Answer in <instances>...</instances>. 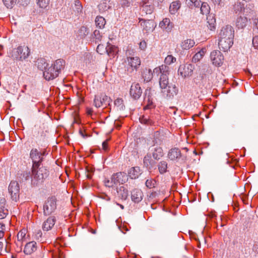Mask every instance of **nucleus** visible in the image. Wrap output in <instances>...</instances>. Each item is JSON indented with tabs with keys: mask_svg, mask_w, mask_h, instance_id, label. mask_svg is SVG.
Returning a JSON list of instances; mask_svg holds the SVG:
<instances>
[{
	"mask_svg": "<svg viewBox=\"0 0 258 258\" xmlns=\"http://www.w3.org/2000/svg\"><path fill=\"white\" fill-rule=\"evenodd\" d=\"M234 31L230 25L223 27L219 34L218 45L220 50L228 51L233 44Z\"/></svg>",
	"mask_w": 258,
	"mask_h": 258,
	"instance_id": "f257e3e1",
	"label": "nucleus"
},
{
	"mask_svg": "<svg viewBox=\"0 0 258 258\" xmlns=\"http://www.w3.org/2000/svg\"><path fill=\"white\" fill-rule=\"evenodd\" d=\"M48 176V171L42 164L32 166L31 169V185L37 186L43 182Z\"/></svg>",
	"mask_w": 258,
	"mask_h": 258,
	"instance_id": "f03ea898",
	"label": "nucleus"
},
{
	"mask_svg": "<svg viewBox=\"0 0 258 258\" xmlns=\"http://www.w3.org/2000/svg\"><path fill=\"white\" fill-rule=\"evenodd\" d=\"M65 61L62 59L56 60L51 66L46 68L43 72V77L47 81L53 80L58 77L60 71L64 68Z\"/></svg>",
	"mask_w": 258,
	"mask_h": 258,
	"instance_id": "7ed1b4c3",
	"label": "nucleus"
},
{
	"mask_svg": "<svg viewBox=\"0 0 258 258\" xmlns=\"http://www.w3.org/2000/svg\"><path fill=\"white\" fill-rule=\"evenodd\" d=\"M31 50L28 46L21 45L12 49L11 57L16 60H26L30 55Z\"/></svg>",
	"mask_w": 258,
	"mask_h": 258,
	"instance_id": "20e7f679",
	"label": "nucleus"
},
{
	"mask_svg": "<svg viewBox=\"0 0 258 258\" xmlns=\"http://www.w3.org/2000/svg\"><path fill=\"white\" fill-rule=\"evenodd\" d=\"M169 68L166 65H161L159 67H157L154 69V75L157 76L161 74L159 79V85L162 90L166 89L168 86V75Z\"/></svg>",
	"mask_w": 258,
	"mask_h": 258,
	"instance_id": "39448f33",
	"label": "nucleus"
},
{
	"mask_svg": "<svg viewBox=\"0 0 258 258\" xmlns=\"http://www.w3.org/2000/svg\"><path fill=\"white\" fill-rule=\"evenodd\" d=\"M127 179V176L125 173L123 172H117L113 174L109 178H105L104 183L105 186L108 187H113L118 183L123 184L125 182Z\"/></svg>",
	"mask_w": 258,
	"mask_h": 258,
	"instance_id": "423d86ee",
	"label": "nucleus"
},
{
	"mask_svg": "<svg viewBox=\"0 0 258 258\" xmlns=\"http://www.w3.org/2000/svg\"><path fill=\"white\" fill-rule=\"evenodd\" d=\"M56 198L52 196L45 202L43 206V214L45 216H49L54 212L56 209Z\"/></svg>",
	"mask_w": 258,
	"mask_h": 258,
	"instance_id": "0eeeda50",
	"label": "nucleus"
},
{
	"mask_svg": "<svg viewBox=\"0 0 258 258\" xmlns=\"http://www.w3.org/2000/svg\"><path fill=\"white\" fill-rule=\"evenodd\" d=\"M46 152L45 151L42 152L39 151L36 149H32L30 153V156L32 160V166H36L37 165H41L43 160V156H45Z\"/></svg>",
	"mask_w": 258,
	"mask_h": 258,
	"instance_id": "6e6552de",
	"label": "nucleus"
},
{
	"mask_svg": "<svg viewBox=\"0 0 258 258\" xmlns=\"http://www.w3.org/2000/svg\"><path fill=\"white\" fill-rule=\"evenodd\" d=\"M111 102V98L104 94L95 95L93 104L96 108L109 105Z\"/></svg>",
	"mask_w": 258,
	"mask_h": 258,
	"instance_id": "1a4fd4ad",
	"label": "nucleus"
},
{
	"mask_svg": "<svg viewBox=\"0 0 258 258\" xmlns=\"http://www.w3.org/2000/svg\"><path fill=\"white\" fill-rule=\"evenodd\" d=\"M195 67L191 63L181 64L178 70V73L183 78H188L192 76Z\"/></svg>",
	"mask_w": 258,
	"mask_h": 258,
	"instance_id": "9d476101",
	"label": "nucleus"
},
{
	"mask_svg": "<svg viewBox=\"0 0 258 258\" xmlns=\"http://www.w3.org/2000/svg\"><path fill=\"white\" fill-rule=\"evenodd\" d=\"M8 190L12 200L17 201L19 199L20 191L18 183L16 181H12L9 184Z\"/></svg>",
	"mask_w": 258,
	"mask_h": 258,
	"instance_id": "9b49d317",
	"label": "nucleus"
},
{
	"mask_svg": "<svg viewBox=\"0 0 258 258\" xmlns=\"http://www.w3.org/2000/svg\"><path fill=\"white\" fill-rule=\"evenodd\" d=\"M127 63V71L132 72L134 70H136L141 64L140 58L138 57H127L126 60Z\"/></svg>",
	"mask_w": 258,
	"mask_h": 258,
	"instance_id": "f8f14e48",
	"label": "nucleus"
},
{
	"mask_svg": "<svg viewBox=\"0 0 258 258\" xmlns=\"http://www.w3.org/2000/svg\"><path fill=\"white\" fill-rule=\"evenodd\" d=\"M211 59L213 64L220 66L223 62L224 56L219 50H214L211 53Z\"/></svg>",
	"mask_w": 258,
	"mask_h": 258,
	"instance_id": "ddd939ff",
	"label": "nucleus"
},
{
	"mask_svg": "<svg viewBox=\"0 0 258 258\" xmlns=\"http://www.w3.org/2000/svg\"><path fill=\"white\" fill-rule=\"evenodd\" d=\"M142 94V90L138 83L132 84L130 91L131 96L134 99H138Z\"/></svg>",
	"mask_w": 258,
	"mask_h": 258,
	"instance_id": "4468645a",
	"label": "nucleus"
},
{
	"mask_svg": "<svg viewBox=\"0 0 258 258\" xmlns=\"http://www.w3.org/2000/svg\"><path fill=\"white\" fill-rule=\"evenodd\" d=\"M56 221V220L55 216H49L43 222L42 225V230L44 231H48L50 230L54 226Z\"/></svg>",
	"mask_w": 258,
	"mask_h": 258,
	"instance_id": "2eb2a0df",
	"label": "nucleus"
},
{
	"mask_svg": "<svg viewBox=\"0 0 258 258\" xmlns=\"http://www.w3.org/2000/svg\"><path fill=\"white\" fill-rule=\"evenodd\" d=\"M139 23L142 27L143 30L147 32L152 31L154 29V22L152 20H146L143 19H139Z\"/></svg>",
	"mask_w": 258,
	"mask_h": 258,
	"instance_id": "dca6fc26",
	"label": "nucleus"
},
{
	"mask_svg": "<svg viewBox=\"0 0 258 258\" xmlns=\"http://www.w3.org/2000/svg\"><path fill=\"white\" fill-rule=\"evenodd\" d=\"M159 26L163 31L169 32L171 31L174 24L171 22L169 18H165L159 23Z\"/></svg>",
	"mask_w": 258,
	"mask_h": 258,
	"instance_id": "f3484780",
	"label": "nucleus"
},
{
	"mask_svg": "<svg viewBox=\"0 0 258 258\" xmlns=\"http://www.w3.org/2000/svg\"><path fill=\"white\" fill-rule=\"evenodd\" d=\"M112 7V3L108 0H103L98 5V8L100 13H104L111 10Z\"/></svg>",
	"mask_w": 258,
	"mask_h": 258,
	"instance_id": "a211bd4d",
	"label": "nucleus"
},
{
	"mask_svg": "<svg viewBox=\"0 0 258 258\" xmlns=\"http://www.w3.org/2000/svg\"><path fill=\"white\" fill-rule=\"evenodd\" d=\"M167 156L171 160H177L180 159L181 157V153L179 149L177 148H174L169 151Z\"/></svg>",
	"mask_w": 258,
	"mask_h": 258,
	"instance_id": "6ab92c4d",
	"label": "nucleus"
},
{
	"mask_svg": "<svg viewBox=\"0 0 258 258\" xmlns=\"http://www.w3.org/2000/svg\"><path fill=\"white\" fill-rule=\"evenodd\" d=\"M178 90L175 85L169 86H168L166 89L162 90V93L167 98H170L173 97L177 93Z\"/></svg>",
	"mask_w": 258,
	"mask_h": 258,
	"instance_id": "aec40b11",
	"label": "nucleus"
},
{
	"mask_svg": "<svg viewBox=\"0 0 258 258\" xmlns=\"http://www.w3.org/2000/svg\"><path fill=\"white\" fill-rule=\"evenodd\" d=\"M37 248L36 242L32 241L27 243L25 246L24 252L26 254H31L35 252Z\"/></svg>",
	"mask_w": 258,
	"mask_h": 258,
	"instance_id": "412c9836",
	"label": "nucleus"
},
{
	"mask_svg": "<svg viewBox=\"0 0 258 258\" xmlns=\"http://www.w3.org/2000/svg\"><path fill=\"white\" fill-rule=\"evenodd\" d=\"M143 194L140 189L136 188L133 190L131 194V198L133 202L138 203L143 199Z\"/></svg>",
	"mask_w": 258,
	"mask_h": 258,
	"instance_id": "4be33fe9",
	"label": "nucleus"
},
{
	"mask_svg": "<svg viewBox=\"0 0 258 258\" xmlns=\"http://www.w3.org/2000/svg\"><path fill=\"white\" fill-rule=\"evenodd\" d=\"M6 200L5 198L0 199V219H4L8 214V210L6 207Z\"/></svg>",
	"mask_w": 258,
	"mask_h": 258,
	"instance_id": "5701e85b",
	"label": "nucleus"
},
{
	"mask_svg": "<svg viewBox=\"0 0 258 258\" xmlns=\"http://www.w3.org/2000/svg\"><path fill=\"white\" fill-rule=\"evenodd\" d=\"M142 171L138 166L132 167L128 171V174L132 179H137L141 174Z\"/></svg>",
	"mask_w": 258,
	"mask_h": 258,
	"instance_id": "b1692460",
	"label": "nucleus"
},
{
	"mask_svg": "<svg viewBox=\"0 0 258 258\" xmlns=\"http://www.w3.org/2000/svg\"><path fill=\"white\" fill-rule=\"evenodd\" d=\"M195 44L194 39H187L181 42L180 46L182 49L188 50L192 47Z\"/></svg>",
	"mask_w": 258,
	"mask_h": 258,
	"instance_id": "393cba45",
	"label": "nucleus"
},
{
	"mask_svg": "<svg viewBox=\"0 0 258 258\" xmlns=\"http://www.w3.org/2000/svg\"><path fill=\"white\" fill-rule=\"evenodd\" d=\"M117 196L122 200L127 199L128 196V190L124 186H120L117 189Z\"/></svg>",
	"mask_w": 258,
	"mask_h": 258,
	"instance_id": "a878e982",
	"label": "nucleus"
},
{
	"mask_svg": "<svg viewBox=\"0 0 258 258\" xmlns=\"http://www.w3.org/2000/svg\"><path fill=\"white\" fill-rule=\"evenodd\" d=\"M247 22V19L246 17L245 16L243 17L240 16V17H238L236 20V25L238 28L243 29L246 26Z\"/></svg>",
	"mask_w": 258,
	"mask_h": 258,
	"instance_id": "bb28decb",
	"label": "nucleus"
},
{
	"mask_svg": "<svg viewBox=\"0 0 258 258\" xmlns=\"http://www.w3.org/2000/svg\"><path fill=\"white\" fill-rule=\"evenodd\" d=\"M163 155V150L160 147H156L152 150V156L156 160H159Z\"/></svg>",
	"mask_w": 258,
	"mask_h": 258,
	"instance_id": "cd10ccee",
	"label": "nucleus"
},
{
	"mask_svg": "<svg viewBox=\"0 0 258 258\" xmlns=\"http://www.w3.org/2000/svg\"><path fill=\"white\" fill-rule=\"evenodd\" d=\"M207 23L208 24V27L211 30L215 29L216 27V19L215 17L212 14H209L207 17Z\"/></svg>",
	"mask_w": 258,
	"mask_h": 258,
	"instance_id": "c85d7f7f",
	"label": "nucleus"
},
{
	"mask_svg": "<svg viewBox=\"0 0 258 258\" xmlns=\"http://www.w3.org/2000/svg\"><path fill=\"white\" fill-rule=\"evenodd\" d=\"M154 72H152L150 69H145L143 72V78L144 81L149 82L153 78Z\"/></svg>",
	"mask_w": 258,
	"mask_h": 258,
	"instance_id": "c756f323",
	"label": "nucleus"
},
{
	"mask_svg": "<svg viewBox=\"0 0 258 258\" xmlns=\"http://www.w3.org/2000/svg\"><path fill=\"white\" fill-rule=\"evenodd\" d=\"M117 51V48L114 45H111L109 42L106 47V52L110 56H114Z\"/></svg>",
	"mask_w": 258,
	"mask_h": 258,
	"instance_id": "7c9ffc66",
	"label": "nucleus"
},
{
	"mask_svg": "<svg viewBox=\"0 0 258 258\" xmlns=\"http://www.w3.org/2000/svg\"><path fill=\"white\" fill-rule=\"evenodd\" d=\"M245 5L244 3L241 2H237L233 6V10L235 14L238 15L243 14V8Z\"/></svg>",
	"mask_w": 258,
	"mask_h": 258,
	"instance_id": "2f4dec72",
	"label": "nucleus"
},
{
	"mask_svg": "<svg viewBox=\"0 0 258 258\" xmlns=\"http://www.w3.org/2000/svg\"><path fill=\"white\" fill-rule=\"evenodd\" d=\"M72 8L74 12L76 14H78L82 11V6L79 0H75L74 5L72 6Z\"/></svg>",
	"mask_w": 258,
	"mask_h": 258,
	"instance_id": "473e14b6",
	"label": "nucleus"
},
{
	"mask_svg": "<svg viewBox=\"0 0 258 258\" xmlns=\"http://www.w3.org/2000/svg\"><path fill=\"white\" fill-rule=\"evenodd\" d=\"M140 121L141 123L146 125H153L154 121L152 117H149L145 115H143L139 118Z\"/></svg>",
	"mask_w": 258,
	"mask_h": 258,
	"instance_id": "72a5a7b5",
	"label": "nucleus"
},
{
	"mask_svg": "<svg viewBox=\"0 0 258 258\" xmlns=\"http://www.w3.org/2000/svg\"><path fill=\"white\" fill-rule=\"evenodd\" d=\"M206 52L205 48L201 49L199 52L196 53L192 58V62L196 63L200 61L204 56Z\"/></svg>",
	"mask_w": 258,
	"mask_h": 258,
	"instance_id": "f704fd0d",
	"label": "nucleus"
},
{
	"mask_svg": "<svg viewBox=\"0 0 258 258\" xmlns=\"http://www.w3.org/2000/svg\"><path fill=\"white\" fill-rule=\"evenodd\" d=\"M144 103L146 104L144 109H150L155 107L153 99L149 96L146 97L144 99Z\"/></svg>",
	"mask_w": 258,
	"mask_h": 258,
	"instance_id": "c9c22d12",
	"label": "nucleus"
},
{
	"mask_svg": "<svg viewBox=\"0 0 258 258\" xmlns=\"http://www.w3.org/2000/svg\"><path fill=\"white\" fill-rule=\"evenodd\" d=\"M114 104L117 110H123L125 108L123 100L121 98L115 99Z\"/></svg>",
	"mask_w": 258,
	"mask_h": 258,
	"instance_id": "e433bc0d",
	"label": "nucleus"
},
{
	"mask_svg": "<svg viewBox=\"0 0 258 258\" xmlns=\"http://www.w3.org/2000/svg\"><path fill=\"white\" fill-rule=\"evenodd\" d=\"M200 7V10H201V13L203 15H207L209 14L210 8L209 6V5L207 3H201V5Z\"/></svg>",
	"mask_w": 258,
	"mask_h": 258,
	"instance_id": "4c0bfd02",
	"label": "nucleus"
},
{
	"mask_svg": "<svg viewBox=\"0 0 258 258\" xmlns=\"http://www.w3.org/2000/svg\"><path fill=\"white\" fill-rule=\"evenodd\" d=\"M143 163L144 165L147 167H149L150 166H152L154 161L152 159L151 156L150 154H147L144 158Z\"/></svg>",
	"mask_w": 258,
	"mask_h": 258,
	"instance_id": "58836bf2",
	"label": "nucleus"
},
{
	"mask_svg": "<svg viewBox=\"0 0 258 258\" xmlns=\"http://www.w3.org/2000/svg\"><path fill=\"white\" fill-rule=\"evenodd\" d=\"M180 7V4L177 2H173L171 3L169 7L170 12L171 14H174Z\"/></svg>",
	"mask_w": 258,
	"mask_h": 258,
	"instance_id": "ea45409f",
	"label": "nucleus"
},
{
	"mask_svg": "<svg viewBox=\"0 0 258 258\" xmlns=\"http://www.w3.org/2000/svg\"><path fill=\"white\" fill-rule=\"evenodd\" d=\"M95 23L99 28H103L105 25L106 21L103 17L97 16L95 19Z\"/></svg>",
	"mask_w": 258,
	"mask_h": 258,
	"instance_id": "a19ab883",
	"label": "nucleus"
},
{
	"mask_svg": "<svg viewBox=\"0 0 258 258\" xmlns=\"http://www.w3.org/2000/svg\"><path fill=\"white\" fill-rule=\"evenodd\" d=\"M167 163L165 161H161L158 164L159 171L161 174H163L167 171Z\"/></svg>",
	"mask_w": 258,
	"mask_h": 258,
	"instance_id": "79ce46f5",
	"label": "nucleus"
},
{
	"mask_svg": "<svg viewBox=\"0 0 258 258\" xmlns=\"http://www.w3.org/2000/svg\"><path fill=\"white\" fill-rule=\"evenodd\" d=\"M253 6L250 4L246 5V6H244L243 15L245 16H248L250 14H253L252 10Z\"/></svg>",
	"mask_w": 258,
	"mask_h": 258,
	"instance_id": "37998d69",
	"label": "nucleus"
},
{
	"mask_svg": "<svg viewBox=\"0 0 258 258\" xmlns=\"http://www.w3.org/2000/svg\"><path fill=\"white\" fill-rule=\"evenodd\" d=\"M26 233L27 230L25 229H23L20 231L17 234V239L19 241L23 242L26 239Z\"/></svg>",
	"mask_w": 258,
	"mask_h": 258,
	"instance_id": "c03bdc74",
	"label": "nucleus"
},
{
	"mask_svg": "<svg viewBox=\"0 0 258 258\" xmlns=\"http://www.w3.org/2000/svg\"><path fill=\"white\" fill-rule=\"evenodd\" d=\"M50 0H37V4L39 8L46 9L49 4Z\"/></svg>",
	"mask_w": 258,
	"mask_h": 258,
	"instance_id": "a18cd8bd",
	"label": "nucleus"
},
{
	"mask_svg": "<svg viewBox=\"0 0 258 258\" xmlns=\"http://www.w3.org/2000/svg\"><path fill=\"white\" fill-rule=\"evenodd\" d=\"M3 1L7 8L12 9L16 5L17 0H3Z\"/></svg>",
	"mask_w": 258,
	"mask_h": 258,
	"instance_id": "49530a36",
	"label": "nucleus"
},
{
	"mask_svg": "<svg viewBox=\"0 0 258 258\" xmlns=\"http://www.w3.org/2000/svg\"><path fill=\"white\" fill-rule=\"evenodd\" d=\"M176 59L172 55H168L165 58L164 62L167 65H170L176 61Z\"/></svg>",
	"mask_w": 258,
	"mask_h": 258,
	"instance_id": "de8ad7c7",
	"label": "nucleus"
},
{
	"mask_svg": "<svg viewBox=\"0 0 258 258\" xmlns=\"http://www.w3.org/2000/svg\"><path fill=\"white\" fill-rule=\"evenodd\" d=\"M93 38L95 39L96 43H98L101 40L102 36L98 30H95L93 32Z\"/></svg>",
	"mask_w": 258,
	"mask_h": 258,
	"instance_id": "09e8293b",
	"label": "nucleus"
},
{
	"mask_svg": "<svg viewBox=\"0 0 258 258\" xmlns=\"http://www.w3.org/2000/svg\"><path fill=\"white\" fill-rule=\"evenodd\" d=\"M156 182L153 178L148 179L146 181V186L149 188H152L155 186Z\"/></svg>",
	"mask_w": 258,
	"mask_h": 258,
	"instance_id": "8fccbe9b",
	"label": "nucleus"
},
{
	"mask_svg": "<svg viewBox=\"0 0 258 258\" xmlns=\"http://www.w3.org/2000/svg\"><path fill=\"white\" fill-rule=\"evenodd\" d=\"M153 7L151 6L148 5H144L142 7V10L146 14H151L153 12Z\"/></svg>",
	"mask_w": 258,
	"mask_h": 258,
	"instance_id": "3c124183",
	"label": "nucleus"
},
{
	"mask_svg": "<svg viewBox=\"0 0 258 258\" xmlns=\"http://www.w3.org/2000/svg\"><path fill=\"white\" fill-rule=\"evenodd\" d=\"M96 51L98 53L103 54L106 52V47L103 45L99 44L97 47Z\"/></svg>",
	"mask_w": 258,
	"mask_h": 258,
	"instance_id": "603ef678",
	"label": "nucleus"
},
{
	"mask_svg": "<svg viewBox=\"0 0 258 258\" xmlns=\"http://www.w3.org/2000/svg\"><path fill=\"white\" fill-rule=\"evenodd\" d=\"M5 229V225L3 223H0V239L3 238L4 236Z\"/></svg>",
	"mask_w": 258,
	"mask_h": 258,
	"instance_id": "864d4df0",
	"label": "nucleus"
},
{
	"mask_svg": "<svg viewBox=\"0 0 258 258\" xmlns=\"http://www.w3.org/2000/svg\"><path fill=\"white\" fill-rule=\"evenodd\" d=\"M215 6H217L220 8L224 7V3L222 0H212Z\"/></svg>",
	"mask_w": 258,
	"mask_h": 258,
	"instance_id": "5fc2aeb1",
	"label": "nucleus"
},
{
	"mask_svg": "<svg viewBox=\"0 0 258 258\" xmlns=\"http://www.w3.org/2000/svg\"><path fill=\"white\" fill-rule=\"evenodd\" d=\"M42 233L41 231L39 230L35 233V238L36 239H37L38 240H40V241H41L42 240Z\"/></svg>",
	"mask_w": 258,
	"mask_h": 258,
	"instance_id": "6e6d98bb",
	"label": "nucleus"
},
{
	"mask_svg": "<svg viewBox=\"0 0 258 258\" xmlns=\"http://www.w3.org/2000/svg\"><path fill=\"white\" fill-rule=\"evenodd\" d=\"M252 44L255 49H258V36H256L253 38Z\"/></svg>",
	"mask_w": 258,
	"mask_h": 258,
	"instance_id": "4d7b16f0",
	"label": "nucleus"
},
{
	"mask_svg": "<svg viewBox=\"0 0 258 258\" xmlns=\"http://www.w3.org/2000/svg\"><path fill=\"white\" fill-rule=\"evenodd\" d=\"M139 47L141 50H145L147 47L146 42L145 40L141 41L139 43Z\"/></svg>",
	"mask_w": 258,
	"mask_h": 258,
	"instance_id": "13d9d810",
	"label": "nucleus"
},
{
	"mask_svg": "<svg viewBox=\"0 0 258 258\" xmlns=\"http://www.w3.org/2000/svg\"><path fill=\"white\" fill-rule=\"evenodd\" d=\"M22 176L25 180H28L31 176V173L30 172H24Z\"/></svg>",
	"mask_w": 258,
	"mask_h": 258,
	"instance_id": "bf43d9fd",
	"label": "nucleus"
},
{
	"mask_svg": "<svg viewBox=\"0 0 258 258\" xmlns=\"http://www.w3.org/2000/svg\"><path fill=\"white\" fill-rule=\"evenodd\" d=\"M252 25L254 29L258 30V19H252Z\"/></svg>",
	"mask_w": 258,
	"mask_h": 258,
	"instance_id": "052dcab7",
	"label": "nucleus"
},
{
	"mask_svg": "<svg viewBox=\"0 0 258 258\" xmlns=\"http://www.w3.org/2000/svg\"><path fill=\"white\" fill-rule=\"evenodd\" d=\"M190 2L193 4L196 7H200L201 5V1L199 0H189Z\"/></svg>",
	"mask_w": 258,
	"mask_h": 258,
	"instance_id": "680f3d73",
	"label": "nucleus"
},
{
	"mask_svg": "<svg viewBox=\"0 0 258 258\" xmlns=\"http://www.w3.org/2000/svg\"><path fill=\"white\" fill-rule=\"evenodd\" d=\"M93 110L91 108L87 107L86 108V113L88 116H92L93 115Z\"/></svg>",
	"mask_w": 258,
	"mask_h": 258,
	"instance_id": "e2e57ef3",
	"label": "nucleus"
},
{
	"mask_svg": "<svg viewBox=\"0 0 258 258\" xmlns=\"http://www.w3.org/2000/svg\"><path fill=\"white\" fill-rule=\"evenodd\" d=\"M121 5L122 7H128L130 5V3L126 0H123L122 1V2L121 4Z\"/></svg>",
	"mask_w": 258,
	"mask_h": 258,
	"instance_id": "0e129e2a",
	"label": "nucleus"
},
{
	"mask_svg": "<svg viewBox=\"0 0 258 258\" xmlns=\"http://www.w3.org/2000/svg\"><path fill=\"white\" fill-rule=\"evenodd\" d=\"M107 141L106 140L105 141H104L103 143H102V148L103 150H106L107 149Z\"/></svg>",
	"mask_w": 258,
	"mask_h": 258,
	"instance_id": "69168bd1",
	"label": "nucleus"
},
{
	"mask_svg": "<svg viewBox=\"0 0 258 258\" xmlns=\"http://www.w3.org/2000/svg\"><path fill=\"white\" fill-rule=\"evenodd\" d=\"M244 71H245V73L246 74H247L248 75H249V76H252V74H251V72H250V71H249V69H246L244 70Z\"/></svg>",
	"mask_w": 258,
	"mask_h": 258,
	"instance_id": "338daca9",
	"label": "nucleus"
},
{
	"mask_svg": "<svg viewBox=\"0 0 258 258\" xmlns=\"http://www.w3.org/2000/svg\"><path fill=\"white\" fill-rule=\"evenodd\" d=\"M79 133L81 135L82 137H83V138H85L87 136L86 135H85L83 132L82 130H80L79 131Z\"/></svg>",
	"mask_w": 258,
	"mask_h": 258,
	"instance_id": "774afa93",
	"label": "nucleus"
}]
</instances>
